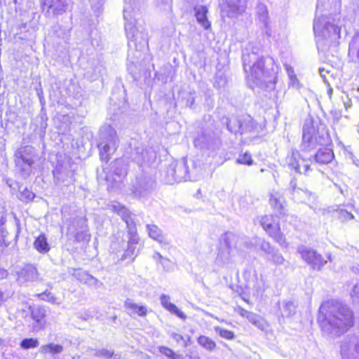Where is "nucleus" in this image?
Listing matches in <instances>:
<instances>
[{
    "mask_svg": "<svg viewBox=\"0 0 359 359\" xmlns=\"http://www.w3.org/2000/svg\"><path fill=\"white\" fill-rule=\"evenodd\" d=\"M243 66L247 73L249 86L269 88L276 83V71L272 57H264L259 55V49L249 43L243 50Z\"/></svg>",
    "mask_w": 359,
    "mask_h": 359,
    "instance_id": "f257e3e1",
    "label": "nucleus"
},
{
    "mask_svg": "<svg viewBox=\"0 0 359 359\" xmlns=\"http://www.w3.org/2000/svg\"><path fill=\"white\" fill-rule=\"evenodd\" d=\"M318 321L324 335L336 338L353 325L354 315L346 304L336 301L327 302L319 308Z\"/></svg>",
    "mask_w": 359,
    "mask_h": 359,
    "instance_id": "f03ea898",
    "label": "nucleus"
},
{
    "mask_svg": "<svg viewBox=\"0 0 359 359\" xmlns=\"http://www.w3.org/2000/svg\"><path fill=\"white\" fill-rule=\"evenodd\" d=\"M130 158L139 167L135 178L132 182L130 190L135 197H144L151 192L155 186L150 165L156 158V152L141 145L131 151Z\"/></svg>",
    "mask_w": 359,
    "mask_h": 359,
    "instance_id": "7ed1b4c3",
    "label": "nucleus"
},
{
    "mask_svg": "<svg viewBox=\"0 0 359 359\" xmlns=\"http://www.w3.org/2000/svg\"><path fill=\"white\" fill-rule=\"evenodd\" d=\"M123 8V18L125 20V31L128 39V46L135 48L137 53L142 48L148 46V34L144 28L140 29L136 26L135 8L136 7L135 0H125Z\"/></svg>",
    "mask_w": 359,
    "mask_h": 359,
    "instance_id": "20e7f679",
    "label": "nucleus"
},
{
    "mask_svg": "<svg viewBox=\"0 0 359 359\" xmlns=\"http://www.w3.org/2000/svg\"><path fill=\"white\" fill-rule=\"evenodd\" d=\"M318 48H323L340 37L341 29L327 16H316L313 25Z\"/></svg>",
    "mask_w": 359,
    "mask_h": 359,
    "instance_id": "39448f33",
    "label": "nucleus"
},
{
    "mask_svg": "<svg viewBox=\"0 0 359 359\" xmlns=\"http://www.w3.org/2000/svg\"><path fill=\"white\" fill-rule=\"evenodd\" d=\"M330 144H332V140L325 126L320 125L316 129L309 123L304 125L301 144L303 151H311L318 146H330Z\"/></svg>",
    "mask_w": 359,
    "mask_h": 359,
    "instance_id": "423d86ee",
    "label": "nucleus"
},
{
    "mask_svg": "<svg viewBox=\"0 0 359 359\" xmlns=\"http://www.w3.org/2000/svg\"><path fill=\"white\" fill-rule=\"evenodd\" d=\"M119 140L116 131L111 126H103L100 130V159L108 161L110 156L116 151L118 147Z\"/></svg>",
    "mask_w": 359,
    "mask_h": 359,
    "instance_id": "0eeeda50",
    "label": "nucleus"
},
{
    "mask_svg": "<svg viewBox=\"0 0 359 359\" xmlns=\"http://www.w3.org/2000/svg\"><path fill=\"white\" fill-rule=\"evenodd\" d=\"M195 147L200 149L208 155L215 156L222 149V142L219 137L212 131L204 130L194 141Z\"/></svg>",
    "mask_w": 359,
    "mask_h": 359,
    "instance_id": "6e6552de",
    "label": "nucleus"
},
{
    "mask_svg": "<svg viewBox=\"0 0 359 359\" xmlns=\"http://www.w3.org/2000/svg\"><path fill=\"white\" fill-rule=\"evenodd\" d=\"M238 236L231 232L222 235L215 262L219 266L229 264L231 261V249L237 248Z\"/></svg>",
    "mask_w": 359,
    "mask_h": 359,
    "instance_id": "1a4fd4ad",
    "label": "nucleus"
},
{
    "mask_svg": "<svg viewBox=\"0 0 359 359\" xmlns=\"http://www.w3.org/2000/svg\"><path fill=\"white\" fill-rule=\"evenodd\" d=\"M16 168L25 176H29L34 163V149L30 146L20 148L15 154Z\"/></svg>",
    "mask_w": 359,
    "mask_h": 359,
    "instance_id": "9d476101",
    "label": "nucleus"
},
{
    "mask_svg": "<svg viewBox=\"0 0 359 359\" xmlns=\"http://www.w3.org/2000/svg\"><path fill=\"white\" fill-rule=\"evenodd\" d=\"M311 162L312 160L310 157L309 159H306L301 156L298 151H292L285 159V163L290 170L305 175H309L311 171L310 168Z\"/></svg>",
    "mask_w": 359,
    "mask_h": 359,
    "instance_id": "9b49d317",
    "label": "nucleus"
},
{
    "mask_svg": "<svg viewBox=\"0 0 359 359\" xmlns=\"http://www.w3.org/2000/svg\"><path fill=\"white\" fill-rule=\"evenodd\" d=\"M297 252L301 255L302 259L313 270L320 271L327 262L320 253L310 247L299 245Z\"/></svg>",
    "mask_w": 359,
    "mask_h": 359,
    "instance_id": "f8f14e48",
    "label": "nucleus"
},
{
    "mask_svg": "<svg viewBox=\"0 0 359 359\" xmlns=\"http://www.w3.org/2000/svg\"><path fill=\"white\" fill-rule=\"evenodd\" d=\"M342 359H359V334L348 335L341 342Z\"/></svg>",
    "mask_w": 359,
    "mask_h": 359,
    "instance_id": "ddd939ff",
    "label": "nucleus"
},
{
    "mask_svg": "<svg viewBox=\"0 0 359 359\" xmlns=\"http://www.w3.org/2000/svg\"><path fill=\"white\" fill-rule=\"evenodd\" d=\"M192 170H189L187 161L183 160L181 162L175 163V179L176 182L182 181H196L199 177V170L194 166V163H191Z\"/></svg>",
    "mask_w": 359,
    "mask_h": 359,
    "instance_id": "4468645a",
    "label": "nucleus"
},
{
    "mask_svg": "<svg viewBox=\"0 0 359 359\" xmlns=\"http://www.w3.org/2000/svg\"><path fill=\"white\" fill-rule=\"evenodd\" d=\"M260 223L263 229L276 242L284 248L287 247L288 245L286 243L284 235L280 231L278 225L272 222L271 216L265 215L262 217Z\"/></svg>",
    "mask_w": 359,
    "mask_h": 359,
    "instance_id": "2eb2a0df",
    "label": "nucleus"
},
{
    "mask_svg": "<svg viewBox=\"0 0 359 359\" xmlns=\"http://www.w3.org/2000/svg\"><path fill=\"white\" fill-rule=\"evenodd\" d=\"M41 8L48 16H56L65 13L67 8L66 0H40Z\"/></svg>",
    "mask_w": 359,
    "mask_h": 359,
    "instance_id": "dca6fc26",
    "label": "nucleus"
},
{
    "mask_svg": "<svg viewBox=\"0 0 359 359\" xmlns=\"http://www.w3.org/2000/svg\"><path fill=\"white\" fill-rule=\"evenodd\" d=\"M17 281L22 285L39 280L38 270L33 264H27L20 268L17 272Z\"/></svg>",
    "mask_w": 359,
    "mask_h": 359,
    "instance_id": "f3484780",
    "label": "nucleus"
},
{
    "mask_svg": "<svg viewBox=\"0 0 359 359\" xmlns=\"http://www.w3.org/2000/svg\"><path fill=\"white\" fill-rule=\"evenodd\" d=\"M53 174L55 184L61 188L67 187L74 182L73 172L61 166H57Z\"/></svg>",
    "mask_w": 359,
    "mask_h": 359,
    "instance_id": "a211bd4d",
    "label": "nucleus"
},
{
    "mask_svg": "<svg viewBox=\"0 0 359 359\" xmlns=\"http://www.w3.org/2000/svg\"><path fill=\"white\" fill-rule=\"evenodd\" d=\"M328 147L325 146V147L318 149L315 155L310 157L312 162L314 161L320 165H327L332 163L334 158V154L332 148Z\"/></svg>",
    "mask_w": 359,
    "mask_h": 359,
    "instance_id": "6ab92c4d",
    "label": "nucleus"
},
{
    "mask_svg": "<svg viewBox=\"0 0 359 359\" xmlns=\"http://www.w3.org/2000/svg\"><path fill=\"white\" fill-rule=\"evenodd\" d=\"M287 190L292 196L293 199L298 202H305L311 196V193L306 189L297 186V180L294 178L291 180Z\"/></svg>",
    "mask_w": 359,
    "mask_h": 359,
    "instance_id": "aec40b11",
    "label": "nucleus"
},
{
    "mask_svg": "<svg viewBox=\"0 0 359 359\" xmlns=\"http://www.w3.org/2000/svg\"><path fill=\"white\" fill-rule=\"evenodd\" d=\"M107 209L116 213L127 224V222H134L132 218L133 213L123 205L114 201L107 205Z\"/></svg>",
    "mask_w": 359,
    "mask_h": 359,
    "instance_id": "412c9836",
    "label": "nucleus"
},
{
    "mask_svg": "<svg viewBox=\"0 0 359 359\" xmlns=\"http://www.w3.org/2000/svg\"><path fill=\"white\" fill-rule=\"evenodd\" d=\"M241 315L262 331L266 330L268 328V324L266 320L256 313L242 309Z\"/></svg>",
    "mask_w": 359,
    "mask_h": 359,
    "instance_id": "4be33fe9",
    "label": "nucleus"
},
{
    "mask_svg": "<svg viewBox=\"0 0 359 359\" xmlns=\"http://www.w3.org/2000/svg\"><path fill=\"white\" fill-rule=\"evenodd\" d=\"M124 306L126 312L130 316L137 315L140 317H144L147 314V308L145 306L140 305L134 302L131 299H126L124 302Z\"/></svg>",
    "mask_w": 359,
    "mask_h": 359,
    "instance_id": "5701e85b",
    "label": "nucleus"
},
{
    "mask_svg": "<svg viewBox=\"0 0 359 359\" xmlns=\"http://www.w3.org/2000/svg\"><path fill=\"white\" fill-rule=\"evenodd\" d=\"M270 204L272 208L280 215L285 214V200L283 196L278 192H274L271 194Z\"/></svg>",
    "mask_w": 359,
    "mask_h": 359,
    "instance_id": "b1692460",
    "label": "nucleus"
},
{
    "mask_svg": "<svg viewBox=\"0 0 359 359\" xmlns=\"http://www.w3.org/2000/svg\"><path fill=\"white\" fill-rule=\"evenodd\" d=\"M170 297L167 294H163L160 297V301L162 306L170 311L171 313L176 315L181 319H186V315L180 311L174 304L170 302Z\"/></svg>",
    "mask_w": 359,
    "mask_h": 359,
    "instance_id": "393cba45",
    "label": "nucleus"
},
{
    "mask_svg": "<svg viewBox=\"0 0 359 359\" xmlns=\"http://www.w3.org/2000/svg\"><path fill=\"white\" fill-rule=\"evenodd\" d=\"M195 16L197 22L205 29L210 27V22L208 20V9L205 6L198 5L194 8Z\"/></svg>",
    "mask_w": 359,
    "mask_h": 359,
    "instance_id": "a878e982",
    "label": "nucleus"
},
{
    "mask_svg": "<svg viewBox=\"0 0 359 359\" xmlns=\"http://www.w3.org/2000/svg\"><path fill=\"white\" fill-rule=\"evenodd\" d=\"M222 123L226 125L227 130L233 133H241V116L223 117Z\"/></svg>",
    "mask_w": 359,
    "mask_h": 359,
    "instance_id": "bb28decb",
    "label": "nucleus"
},
{
    "mask_svg": "<svg viewBox=\"0 0 359 359\" xmlns=\"http://www.w3.org/2000/svg\"><path fill=\"white\" fill-rule=\"evenodd\" d=\"M257 16L260 23H262L266 29V34L270 35L269 25V13L266 5L264 4H258L256 8Z\"/></svg>",
    "mask_w": 359,
    "mask_h": 359,
    "instance_id": "cd10ccee",
    "label": "nucleus"
},
{
    "mask_svg": "<svg viewBox=\"0 0 359 359\" xmlns=\"http://www.w3.org/2000/svg\"><path fill=\"white\" fill-rule=\"evenodd\" d=\"M45 316L46 311L41 307L36 306L32 309V317L36 322V325H34V329L39 330L42 327Z\"/></svg>",
    "mask_w": 359,
    "mask_h": 359,
    "instance_id": "c85d7f7f",
    "label": "nucleus"
},
{
    "mask_svg": "<svg viewBox=\"0 0 359 359\" xmlns=\"http://www.w3.org/2000/svg\"><path fill=\"white\" fill-rule=\"evenodd\" d=\"M111 169L119 177H125L128 172V165L123 158L116 159L111 165Z\"/></svg>",
    "mask_w": 359,
    "mask_h": 359,
    "instance_id": "c756f323",
    "label": "nucleus"
},
{
    "mask_svg": "<svg viewBox=\"0 0 359 359\" xmlns=\"http://www.w3.org/2000/svg\"><path fill=\"white\" fill-rule=\"evenodd\" d=\"M34 248L40 253L45 254L50 250L47 238L43 233L37 236L34 242Z\"/></svg>",
    "mask_w": 359,
    "mask_h": 359,
    "instance_id": "7c9ffc66",
    "label": "nucleus"
},
{
    "mask_svg": "<svg viewBox=\"0 0 359 359\" xmlns=\"http://www.w3.org/2000/svg\"><path fill=\"white\" fill-rule=\"evenodd\" d=\"M257 124L250 116H241V134L252 132L256 128Z\"/></svg>",
    "mask_w": 359,
    "mask_h": 359,
    "instance_id": "2f4dec72",
    "label": "nucleus"
},
{
    "mask_svg": "<svg viewBox=\"0 0 359 359\" xmlns=\"http://www.w3.org/2000/svg\"><path fill=\"white\" fill-rule=\"evenodd\" d=\"M147 229L149 237L160 243H165L162 231L155 224H147Z\"/></svg>",
    "mask_w": 359,
    "mask_h": 359,
    "instance_id": "473e14b6",
    "label": "nucleus"
},
{
    "mask_svg": "<svg viewBox=\"0 0 359 359\" xmlns=\"http://www.w3.org/2000/svg\"><path fill=\"white\" fill-rule=\"evenodd\" d=\"M348 55L355 56L359 62V34H355L349 43Z\"/></svg>",
    "mask_w": 359,
    "mask_h": 359,
    "instance_id": "72a5a7b5",
    "label": "nucleus"
},
{
    "mask_svg": "<svg viewBox=\"0 0 359 359\" xmlns=\"http://www.w3.org/2000/svg\"><path fill=\"white\" fill-rule=\"evenodd\" d=\"M283 317L289 318L294 316L296 313V306L292 301H285L283 302V307L280 308Z\"/></svg>",
    "mask_w": 359,
    "mask_h": 359,
    "instance_id": "f704fd0d",
    "label": "nucleus"
},
{
    "mask_svg": "<svg viewBox=\"0 0 359 359\" xmlns=\"http://www.w3.org/2000/svg\"><path fill=\"white\" fill-rule=\"evenodd\" d=\"M127 229L128 233V243L137 244L139 237L137 233V229L135 222H127Z\"/></svg>",
    "mask_w": 359,
    "mask_h": 359,
    "instance_id": "c9c22d12",
    "label": "nucleus"
},
{
    "mask_svg": "<svg viewBox=\"0 0 359 359\" xmlns=\"http://www.w3.org/2000/svg\"><path fill=\"white\" fill-rule=\"evenodd\" d=\"M63 351V347L59 344H55L53 343L42 346L41 347V351L43 353H50L53 355L60 353Z\"/></svg>",
    "mask_w": 359,
    "mask_h": 359,
    "instance_id": "e433bc0d",
    "label": "nucleus"
},
{
    "mask_svg": "<svg viewBox=\"0 0 359 359\" xmlns=\"http://www.w3.org/2000/svg\"><path fill=\"white\" fill-rule=\"evenodd\" d=\"M198 343L205 349L212 351L216 347V343L210 338L201 335L197 339Z\"/></svg>",
    "mask_w": 359,
    "mask_h": 359,
    "instance_id": "4c0bfd02",
    "label": "nucleus"
},
{
    "mask_svg": "<svg viewBox=\"0 0 359 359\" xmlns=\"http://www.w3.org/2000/svg\"><path fill=\"white\" fill-rule=\"evenodd\" d=\"M266 258L277 266L283 265L285 262L283 256L276 249H274Z\"/></svg>",
    "mask_w": 359,
    "mask_h": 359,
    "instance_id": "58836bf2",
    "label": "nucleus"
},
{
    "mask_svg": "<svg viewBox=\"0 0 359 359\" xmlns=\"http://www.w3.org/2000/svg\"><path fill=\"white\" fill-rule=\"evenodd\" d=\"M337 218L342 222L349 221L354 218L353 215L348 210L343 208H338L335 210Z\"/></svg>",
    "mask_w": 359,
    "mask_h": 359,
    "instance_id": "ea45409f",
    "label": "nucleus"
},
{
    "mask_svg": "<svg viewBox=\"0 0 359 359\" xmlns=\"http://www.w3.org/2000/svg\"><path fill=\"white\" fill-rule=\"evenodd\" d=\"M38 297L41 300L48 302L53 304H60L61 303V301L58 297H55L53 294H52L50 292H48V290L39 294Z\"/></svg>",
    "mask_w": 359,
    "mask_h": 359,
    "instance_id": "a19ab883",
    "label": "nucleus"
},
{
    "mask_svg": "<svg viewBox=\"0 0 359 359\" xmlns=\"http://www.w3.org/2000/svg\"><path fill=\"white\" fill-rule=\"evenodd\" d=\"M255 243L266 254V257L271 254V252L275 249L271 247L269 243L259 238H255Z\"/></svg>",
    "mask_w": 359,
    "mask_h": 359,
    "instance_id": "79ce46f5",
    "label": "nucleus"
},
{
    "mask_svg": "<svg viewBox=\"0 0 359 359\" xmlns=\"http://www.w3.org/2000/svg\"><path fill=\"white\" fill-rule=\"evenodd\" d=\"M175 163L170 165L165 171V181L168 184L176 182L175 179Z\"/></svg>",
    "mask_w": 359,
    "mask_h": 359,
    "instance_id": "37998d69",
    "label": "nucleus"
},
{
    "mask_svg": "<svg viewBox=\"0 0 359 359\" xmlns=\"http://www.w3.org/2000/svg\"><path fill=\"white\" fill-rule=\"evenodd\" d=\"M214 330H215V332L219 334V335L222 338H224V339H229V340L233 339L235 338V334H234L233 332H232L231 330H228L222 328L218 326L215 327Z\"/></svg>",
    "mask_w": 359,
    "mask_h": 359,
    "instance_id": "c03bdc74",
    "label": "nucleus"
},
{
    "mask_svg": "<svg viewBox=\"0 0 359 359\" xmlns=\"http://www.w3.org/2000/svg\"><path fill=\"white\" fill-rule=\"evenodd\" d=\"M6 219L4 212H0V245L4 242V238L7 236V231L5 227Z\"/></svg>",
    "mask_w": 359,
    "mask_h": 359,
    "instance_id": "a18cd8bd",
    "label": "nucleus"
},
{
    "mask_svg": "<svg viewBox=\"0 0 359 359\" xmlns=\"http://www.w3.org/2000/svg\"><path fill=\"white\" fill-rule=\"evenodd\" d=\"M39 346V342L36 339L34 338H26L22 340L20 346L24 349H29L31 348H35Z\"/></svg>",
    "mask_w": 359,
    "mask_h": 359,
    "instance_id": "49530a36",
    "label": "nucleus"
},
{
    "mask_svg": "<svg viewBox=\"0 0 359 359\" xmlns=\"http://www.w3.org/2000/svg\"><path fill=\"white\" fill-rule=\"evenodd\" d=\"M34 196L35 195L32 191L25 188L24 190L20 191L19 198L20 201L27 203L32 201Z\"/></svg>",
    "mask_w": 359,
    "mask_h": 359,
    "instance_id": "de8ad7c7",
    "label": "nucleus"
},
{
    "mask_svg": "<svg viewBox=\"0 0 359 359\" xmlns=\"http://www.w3.org/2000/svg\"><path fill=\"white\" fill-rule=\"evenodd\" d=\"M136 245L135 243H128V248L126 251V252L124 253L123 257H122V259H126L127 257H130L131 258L132 261L134 260V257H133V255L136 256V253H135V251H136Z\"/></svg>",
    "mask_w": 359,
    "mask_h": 359,
    "instance_id": "09e8293b",
    "label": "nucleus"
},
{
    "mask_svg": "<svg viewBox=\"0 0 359 359\" xmlns=\"http://www.w3.org/2000/svg\"><path fill=\"white\" fill-rule=\"evenodd\" d=\"M74 275L77 280L84 284H86V282L88 281V279L90 276V274H89L87 271L82 270L76 271Z\"/></svg>",
    "mask_w": 359,
    "mask_h": 359,
    "instance_id": "8fccbe9b",
    "label": "nucleus"
},
{
    "mask_svg": "<svg viewBox=\"0 0 359 359\" xmlns=\"http://www.w3.org/2000/svg\"><path fill=\"white\" fill-rule=\"evenodd\" d=\"M237 162L241 164H245L250 165L252 164V159L250 154L245 153L238 158Z\"/></svg>",
    "mask_w": 359,
    "mask_h": 359,
    "instance_id": "3c124183",
    "label": "nucleus"
},
{
    "mask_svg": "<svg viewBox=\"0 0 359 359\" xmlns=\"http://www.w3.org/2000/svg\"><path fill=\"white\" fill-rule=\"evenodd\" d=\"M86 284L95 288H99L102 285V283L98 279L91 275L88 278V281L86 282Z\"/></svg>",
    "mask_w": 359,
    "mask_h": 359,
    "instance_id": "603ef678",
    "label": "nucleus"
},
{
    "mask_svg": "<svg viewBox=\"0 0 359 359\" xmlns=\"http://www.w3.org/2000/svg\"><path fill=\"white\" fill-rule=\"evenodd\" d=\"M226 84V79L224 76L220 75L217 76L215 78V81L214 83V86L219 88H223Z\"/></svg>",
    "mask_w": 359,
    "mask_h": 359,
    "instance_id": "864d4df0",
    "label": "nucleus"
},
{
    "mask_svg": "<svg viewBox=\"0 0 359 359\" xmlns=\"http://www.w3.org/2000/svg\"><path fill=\"white\" fill-rule=\"evenodd\" d=\"M114 353L112 351H111L110 350H107V349H101V350H98L97 352H96V355L98 356V357H104V358H110L112 357Z\"/></svg>",
    "mask_w": 359,
    "mask_h": 359,
    "instance_id": "5fc2aeb1",
    "label": "nucleus"
},
{
    "mask_svg": "<svg viewBox=\"0 0 359 359\" xmlns=\"http://www.w3.org/2000/svg\"><path fill=\"white\" fill-rule=\"evenodd\" d=\"M75 238L77 241H88L90 239V235L88 234L86 231H83L81 232H77L75 234Z\"/></svg>",
    "mask_w": 359,
    "mask_h": 359,
    "instance_id": "6e6d98bb",
    "label": "nucleus"
},
{
    "mask_svg": "<svg viewBox=\"0 0 359 359\" xmlns=\"http://www.w3.org/2000/svg\"><path fill=\"white\" fill-rule=\"evenodd\" d=\"M341 98V100L343 102L345 109L347 110L351 106V99L348 97V95H346V93H343Z\"/></svg>",
    "mask_w": 359,
    "mask_h": 359,
    "instance_id": "4d7b16f0",
    "label": "nucleus"
},
{
    "mask_svg": "<svg viewBox=\"0 0 359 359\" xmlns=\"http://www.w3.org/2000/svg\"><path fill=\"white\" fill-rule=\"evenodd\" d=\"M351 297L353 299V301L359 302V283L354 285L351 293Z\"/></svg>",
    "mask_w": 359,
    "mask_h": 359,
    "instance_id": "13d9d810",
    "label": "nucleus"
},
{
    "mask_svg": "<svg viewBox=\"0 0 359 359\" xmlns=\"http://www.w3.org/2000/svg\"><path fill=\"white\" fill-rule=\"evenodd\" d=\"M159 262L165 271H168L171 269L172 263L168 259L163 257Z\"/></svg>",
    "mask_w": 359,
    "mask_h": 359,
    "instance_id": "bf43d9fd",
    "label": "nucleus"
},
{
    "mask_svg": "<svg viewBox=\"0 0 359 359\" xmlns=\"http://www.w3.org/2000/svg\"><path fill=\"white\" fill-rule=\"evenodd\" d=\"M159 350L162 354L166 355L167 357H168L170 358H172V356L173 355V353H174V351L172 349H170L168 347H165V346L160 347Z\"/></svg>",
    "mask_w": 359,
    "mask_h": 359,
    "instance_id": "052dcab7",
    "label": "nucleus"
},
{
    "mask_svg": "<svg viewBox=\"0 0 359 359\" xmlns=\"http://www.w3.org/2000/svg\"><path fill=\"white\" fill-rule=\"evenodd\" d=\"M285 69L287 71L289 78L290 79L293 78L294 80H296V76L294 74L292 67L289 65H285Z\"/></svg>",
    "mask_w": 359,
    "mask_h": 359,
    "instance_id": "680f3d73",
    "label": "nucleus"
},
{
    "mask_svg": "<svg viewBox=\"0 0 359 359\" xmlns=\"http://www.w3.org/2000/svg\"><path fill=\"white\" fill-rule=\"evenodd\" d=\"M171 337L177 343H180L181 341H183L184 343H185L183 336L180 334L174 332L171 334ZM184 346H186V344H184Z\"/></svg>",
    "mask_w": 359,
    "mask_h": 359,
    "instance_id": "e2e57ef3",
    "label": "nucleus"
},
{
    "mask_svg": "<svg viewBox=\"0 0 359 359\" xmlns=\"http://www.w3.org/2000/svg\"><path fill=\"white\" fill-rule=\"evenodd\" d=\"M8 275V272L6 269L0 268V280L7 278Z\"/></svg>",
    "mask_w": 359,
    "mask_h": 359,
    "instance_id": "0e129e2a",
    "label": "nucleus"
},
{
    "mask_svg": "<svg viewBox=\"0 0 359 359\" xmlns=\"http://www.w3.org/2000/svg\"><path fill=\"white\" fill-rule=\"evenodd\" d=\"M8 298V297L6 296L0 289V305H1Z\"/></svg>",
    "mask_w": 359,
    "mask_h": 359,
    "instance_id": "69168bd1",
    "label": "nucleus"
},
{
    "mask_svg": "<svg viewBox=\"0 0 359 359\" xmlns=\"http://www.w3.org/2000/svg\"><path fill=\"white\" fill-rule=\"evenodd\" d=\"M290 85L294 86V87H296L298 84V80L296 78V80H294L293 78L292 79H290Z\"/></svg>",
    "mask_w": 359,
    "mask_h": 359,
    "instance_id": "338daca9",
    "label": "nucleus"
},
{
    "mask_svg": "<svg viewBox=\"0 0 359 359\" xmlns=\"http://www.w3.org/2000/svg\"><path fill=\"white\" fill-rule=\"evenodd\" d=\"M172 359H183V357L180 354H177L174 352L173 355L171 358Z\"/></svg>",
    "mask_w": 359,
    "mask_h": 359,
    "instance_id": "774afa93",
    "label": "nucleus"
}]
</instances>
